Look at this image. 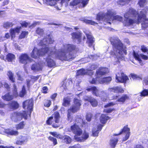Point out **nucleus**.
Masks as SVG:
<instances>
[{
	"instance_id": "1",
	"label": "nucleus",
	"mask_w": 148,
	"mask_h": 148,
	"mask_svg": "<svg viewBox=\"0 0 148 148\" xmlns=\"http://www.w3.org/2000/svg\"><path fill=\"white\" fill-rule=\"evenodd\" d=\"M124 20L122 23L125 26H129L134 23L139 24L142 18L146 20V14L143 11H141L140 14L135 10L130 8L124 15Z\"/></svg>"
},
{
	"instance_id": "2",
	"label": "nucleus",
	"mask_w": 148,
	"mask_h": 148,
	"mask_svg": "<svg viewBox=\"0 0 148 148\" xmlns=\"http://www.w3.org/2000/svg\"><path fill=\"white\" fill-rule=\"evenodd\" d=\"M63 48L60 49L57 55L59 59L62 61H71L75 57L70 53L74 51L76 49L75 45L71 44H66L63 46Z\"/></svg>"
},
{
	"instance_id": "3",
	"label": "nucleus",
	"mask_w": 148,
	"mask_h": 148,
	"mask_svg": "<svg viewBox=\"0 0 148 148\" xmlns=\"http://www.w3.org/2000/svg\"><path fill=\"white\" fill-rule=\"evenodd\" d=\"M52 115L53 116H51L48 118L46 121V123L47 125H51L54 117L55 123H53V124L52 126L54 128H57L59 127L60 125L59 123L60 122V118L59 113L57 111H56Z\"/></svg>"
},
{
	"instance_id": "4",
	"label": "nucleus",
	"mask_w": 148,
	"mask_h": 148,
	"mask_svg": "<svg viewBox=\"0 0 148 148\" xmlns=\"http://www.w3.org/2000/svg\"><path fill=\"white\" fill-rule=\"evenodd\" d=\"M110 42L113 48H115L117 49L120 48L123 51L125 55L127 54L126 51L123 49V44L120 39H112L110 40Z\"/></svg>"
},
{
	"instance_id": "5",
	"label": "nucleus",
	"mask_w": 148,
	"mask_h": 148,
	"mask_svg": "<svg viewBox=\"0 0 148 148\" xmlns=\"http://www.w3.org/2000/svg\"><path fill=\"white\" fill-rule=\"evenodd\" d=\"M12 118L16 121H20L24 118L26 119L27 118V114L25 111H23L22 112H14L11 116Z\"/></svg>"
},
{
	"instance_id": "6",
	"label": "nucleus",
	"mask_w": 148,
	"mask_h": 148,
	"mask_svg": "<svg viewBox=\"0 0 148 148\" xmlns=\"http://www.w3.org/2000/svg\"><path fill=\"white\" fill-rule=\"evenodd\" d=\"M18 60L20 63L24 65L27 64L28 62H31L33 61V60L26 53L21 54L19 57Z\"/></svg>"
},
{
	"instance_id": "7",
	"label": "nucleus",
	"mask_w": 148,
	"mask_h": 148,
	"mask_svg": "<svg viewBox=\"0 0 148 148\" xmlns=\"http://www.w3.org/2000/svg\"><path fill=\"white\" fill-rule=\"evenodd\" d=\"M33 101L31 99L27 100L24 101L23 103V107L25 109H26L27 113H31L33 110Z\"/></svg>"
},
{
	"instance_id": "8",
	"label": "nucleus",
	"mask_w": 148,
	"mask_h": 148,
	"mask_svg": "<svg viewBox=\"0 0 148 148\" xmlns=\"http://www.w3.org/2000/svg\"><path fill=\"white\" fill-rule=\"evenodd\" d=\"M78 108H77L74 105H72L70 108L67 110V119L68 121H71L73 119L72 116V113H74L77 112L79 110Z\"/></svg>"
},
{
	"instance_id": "9",
	"label": "nucleus",
	"mask_w": 148,
	"mask_h": 148,
	"mask_svg": "<svg viewBox=\"0 0 148 148\" xmlns=\"http://www.w3.org/2000/svg\"><path fill=\"white\" fill-rule=\"evenodd\" d=\"M70 128L73 133L76 136H80L82 134V130L76 123L72 125Z\"/></svg>"
},
{
	"instance_id": "10",
	"label": "nucleus",
	"mask_w": 148,
	"mask_h": 148,
	"mask_svg": "<svg viewBox=\"0 0 148 148\" xmlns=\"http://www.w3.org/2000/svg\"><path fill=\"white\" fill-rule=\"evenodd\" d=\"M130 129L128 127V125H126L124 126L120 131L121 134L123 133L126 134L125 137L123 138V141H124L127 140L129 138L130 132Z\"/></svg>"
},
{
	"instance_id": "11",
	"label": "nucleus",
	"mask_w": 148,
	"mask_h": 148,
	"mask_svg": "<svg viewBox=\"0 0 148 148\" xmlns=\"http://www.w3.org/2000/svg\"><path fill=\"white\" fill-rule=\"evenodd\" d=\"M71 38L73 40H77L78 44H80L81 42L82 33L81 32H73L71 34Z\"/></svg>"
},
{
	"instance_id": "12",
	"label": "nucleus",
	"mask_w": 148,
	"mask_h": 148,
	"mask_svg": "<svg viewBox=\"0 0 148 148\" xmlns=\"http://www.w3.org/2000/svg\"><path fill=\"white\" fill-rule=\"evenodd\" d=\"M86 101L90 102L91 106L93 107L97 106L98 103L97 100L91 96H88L85 99Z\"/></svg>"
},
{
	"instance_id": "13",
	"label": "nucleus",
	"mask_w": 148,
	"mask_h": 148,
	"mask_svg": "<svg viewBox=\"0 0 148 148\" xmlns=\"http://www.w3.org/2000/svg\"><path fill=\"white\" fill-rule=\"evenodd\" d=\"M108 90L110 92H113L114 93H124V89L121 86H117L112 88H109Z\"/></svg>"
},
{
	"instance_id": "14",
	"label": "nucleus",
	"mask_w": 148,
	"mask_h": 148,
	"mask_svg": "<svg viewBox=\"0 0 148 148\" xmlns=\"http://www.w3.org/2000/svg\"><path fill=\"white\" fill-rule=\"evenodd\" d=\"M16 57L15 55L13 53H8L6 55V62L12 63L14 62Z\"/></svg>"
},
{
	"instance_id": "15",
	"label": "nucleus",
	"mask_w": 148,
	"mask_h": 148,
	"mask_svg": "<svg viewBox=\"0 0 148 148\" xmlns=\"http://www.w3.org/2000/svg\"><path fill=\"white\" fill-rule=\"evenodd\" d=\"M109 72L108 68L104 67L100 68L96 71V73L98 75H104Z\"/></svg>"
},
{
	"instance_id": "16",
	"label": "nucleus",
	"mask_w": 148,
	"mask_h": 148,
	"mask_svg": "<svg viewBox=\"0 0 148 148\" xmlns=\"http://www.w3.org/2000/svg\"><path fill=\"white\" fill-rule=\"evenodd\" d=\"M116 79L119 82L121 83H125L127 80L129 79L128 77L125 75H124L123 73H121V76H118L117 75L116 76Z\"/></svg>"
},
{
	"instance_id": "17",
	"label": "nucleus",
	"mask_w": 148,
	"mask_h": 148,
	"mask_svg": "<svg viewBox=\"0 0 148 148\" xmlns=\"http://www.w3.org/2000/svg\"><path fill=\"white\" fill-rule=\"evenodd\" d=\"M49 50V48L48 47L42 48L39 49H38V55L39 56H44L47 53Z\"/></svg>"
},
{
	"instance_id": "18",
	"label": "nucleus",
	"mask_w": 148,
	"mask_h": 148,
	"mask_svg": "<svg viewBox=\"0 0 148 148\" xmlns=\"http://www.w3.org/2000/svg\"><path fill=\"white\" fill-rule=\"evenodd\" d=\"M100 97L101 101L103 102L107 101L109 99L108 95L106 92L102 91L101 92Z\"/></svg>"
},
{
	"instance_id": "19",
	"label": "nucleus",
	"mask_w": 148,
	"mask_h": 148,
	"mask_svg": "<svg viewBox=\"0 0 148 148\" xmlns=\"http://www.w3.org/2000/svg\"><path fill=\"white\" fill-rule=\"evenodd\" d=\"M86 35L87 38L86 43L88 44V45L89 46H91L94 42V37L88 34H86Z\"/></svg>"
},
{
	"instance_id": "20",
	"label": "nucleus",
	"mask_w": 148,
	"mask_h": 148,
	"mask_svg": "<svg viewBox=\"0 0 148 148\" xmlns=\"http://www.w3.org/2000/svg\"><path fill=\"white\" fill-rule=\"evenodd\" d=\"M109 119V117L106 115L102 114L99 118L100 122L102 124H105Z\"/></svg>"
},
{
	"instance_id": "21",
	"label": "nucleus",
	"mask_w": 148,
	"mask_h": 148,
	"mask_svg": "<svg viewBox=\"0 0 148 148\" xmlns=\"http://www.w3.org/2000/svg\"><path fill=\"white\" fill-rule=\"evenodd\" d=\"M46 61L47 63V65L48 67H52L56 65V63L54 61L49 58V56H47L46 58Z\"/></svg>"
},
{
	"instance_id": "22",
	"label": "nucleus",
	"mask_w": 148,
	"mask_h": 148,
	"mask_svg": "<svg viewBox=\"0 0 148 148\" xmlns=\"http://www.w3.org/2000/svg\"><path fill=\"white\" fill-rule=\"evenodd\" d=\"M2 98L4 100L7 101H9L13 99L14 96L10 95V92H8L4 96H2Z\"/></svg>"
},
{
	"instance_id": "23",
	"label": "nucleus",
	"mask_w": 148,
	"mask_h": 148,
	"mask_svg": "<svg viewBox=\"0 0 148 148\" xmlns=\"http://www.w3.org/2000/svg\"><path fill=\"white\" fill-rule=\"evenodd\" d=\"M83 137H80L76 138V139L79 141L82 142L87 139L89 137L88 133L84 132L83 134Z\"/></svg>"
},
{
	"instance_id": "24",
	"label": "nucleus",
	"mask_w": 148,
	"mask_h": 148,
	"mask_svg": "<svg viewBox=\"0 0 148 148\" xmlns=\"http://www.w3.org/2000/svg\"><path fill=\"white\" fill-rule=\"evenodd\" d=\"M110 145L112 147L114 148L118 141V139L116 137H113L110 140Z\"/></svg>"
},
{
	"instance_id": "25",
	"label": "nucleus",
	"mask_w": 148,
	"mask_h": 148,
	"mask_svg": "<svg viewBox=\"0 0 148 148\" xmlns=\"http://www.w3.org/2000/svg\"><path fill=\"white\" fill-rule=\"evenodd\" d=\"M129 97L127 94H124L118 99L116 101L123 103L126 100L129 99Z\"/></svg>"
},
{
	"instance_id": "26",
	"label": "nucleus",
	"mask_w": 148,
	"mask_h": 148,
	"mask_svg": "<svg viewBox=\"0 0 148 148\" xmlns=\"http://www.w3.org/2000/svg\"><path fill=\"white\" fill-rule=\"evenodd\" d=\"M112 80V77L110 76H108L104 77L102 78L100 81L101 84H108Z\"/></svg>"
},
{
	"instance_id": "27",
	"label": "nucleus",
	"mask_w": 148,
	"mask_h": 148,
	"mask_svg": "<svg viewBox=\"0 0 148 148\" xmlns=\"http://www.w3.org/2000/svg\"><path fill=\"white\" fill-rule=\"evenodd\" d=\"M5 132L7 134L12 136H17L18 134V132L17 131L10 129L6 130Z\"/></svg>"
},
{
	"instance_id": "28",
	"label": "nucleus",
	"mask_w": 148,
	"mask_h": 148,
	"mask_svg": "<svg viewBox=\"0 0 148 148\" xmlns=\"http://www.w3.org/2000/svg\"><path fill=\"white\" fill-rule=\"evenodd\" d=\"M82 101L79 100L77 98H75L73 99V105L78 108L79 109H80V106L81 105Z\"/></svg>"
},
{
	"instance_id": "29",
	"label": "nucleus",
	"mask_w": 148,
	"mask_h": 148,
	"mask_svg": "<svg viewBox=\"0 0 148 148\" xmlns=\"http://www.w3.org/2000/svg\"><path fill=\"white\" fill-rule=\"evenodd\" d=\"M7 75L8 77L9 80L12 83L15 82V78L14 77V73L10 71L8 72Z\"/></svg>"
},
{
	"instance_id": "30",
	"label": "nucleus",
	"mask_w": 148,
	"mask_h": 148,
	"mask_svg": "<svg viewBox=\"0 0 148 148\" xmlns=\"http://www.w3.org/2000/svg\"><path fill=\"white\" fill-rule=\"evenodd\" d=\"M10 108L13 109H17L19 107V104L16 101H12L9 103Z\"/></svg>"
},
{
	"instance_id": "31",
	"label": "nucleus",
	"mask_w": 148,
	"mask_h": 148,
	"mask_svg": "<svg viewBox=\"0 0 148 148\" xmlns=\"http://www.w3.org/2000/svg\"><path fill=\"white\" fill-rule=\"evenodd\" d=\"M25 125V123L23 121L20 122L15 125V128L17 130H22L24 129Z\"/></svg>"
},
{
	"instance_id": "32",
	"label": "nucleus",
	"mask_w": 148,
	"mask_h": 148,
	"mask_svg": "<svg viewBox=\"0 0 148 148\" xmlns=\"http://www.w3.org/2000/svg\"><path fill=\"white\" fill-rule=\"evenodd\" d=\"M21 27H27V26L29 27L30 28H32L35 26L34 24H33L31 25H30V23L28 22H27L25 21H23L21 23Z\"/></svg>"
},
{
	"instance_id": "33",
	"label": "nucleus",
	"mask_w": 148,
	"mask_h": 148,
	"mask_svg": "<svg viewBox=\"0 0 148 148\" xmlns=\"http://www.w3.org/2000/svg\"><path fill=\"white\" fill-rule=\"evenodd\" d=\"M71 100L69 98L66 97L64 98L62 105L64 107H67L70 104Z\"/></svg>"
},
{
	"instance_id": "34",
	"label": "nucleus",
	"mask_w": 148,
	"mask_h": 148,
	"mask_svg": "<svg viewBox=\"0 0 148 148\" xmlns=\"http://www.w3.org/2000/svg\"><path fill=\"white\" fill-rule=\"evenodd\" d=\"M27 92L26 90L25 87V86L22 87V90L20 91L18 94V96L21 97H23L26 94Z\"/></svg>"
},
{
	"instance_id": "35",
	"label": "nucleus",
	"mask_w": 148,
	"mask_h": 148,
	"mask_svg": "<svg viewBox=\"0 0 148 148\" xmlns=\"http://www.w3.org/2000/svg\"><path fill=\"white\" fill-rule=\"evenodd\" d=\"M31 57L34 59L37 58V48L34 47L31 53Z\"/></svg>"
},
{
	"instance_id": "36",
	"label": "nucleus",
	"mask_w": 148,
	"mask_h": 148,
	"mask_svg": "<svg viewBox=\"0 0 148 148\" xmlns=\"http://www.w3.org/2000/svg\"><path fill=\"white\" fill-rule=\"evenodd\" d=\"M14 89L13 90V95H12L14 96V97L16 98L18 96V94L17 92V90L16 86L15 84H13Z\"/></svg>"
},
{
	"instance_id": "37",
	"label": "nucleus",
	"mask_w": 148,
	"mask_h": 148,
	"mask_svg": "<svg viewBox=\"0 0 148 148\" xmlns=\"http://www.w3.org/2000/svg\"><path fill=\"white\" fill-rule=\"evenodd\" d=\"M64 142L66 144H69L71 141V139L70 136L67 135H64L63 140Z\"/></svg>"
},
{
	"instance_id": "38",
	"label": "nucleus",
	"mask_w": 148,
	"mask_h": 148,
	"mask_svg": "<svg viewBox=\"0 0 148 148\" xmlns=\"http://www.w3.org/2000/svg\"><path fill=\"white\" fill-rule=\"evenodd\" d=\"M140 96L141 97H145L148 96V90L144 89L140 92Z\"/></svg>"
},
{
	"instance_id": "39",
	"label": "nucleus",
	"mask_w": 148,
	"mask_h": 148,
	"mask_svg": "<svg viewBox=\"0 0 148 148\" xmlns=\"http://www.w3.org/2000/svg\"><path fill=\"white\" fill-rule=\"evenodd\" d=\"M85 70L83 69H80L77 71L76 73V76H79L81 75H84L85 74Z\"/></svg>"
},
{
	"instance_id": "40",
	"label": "nucleus",
	"mask_w": 148,
	"mask_h": 148,
	"mask_svg": "<svg viewBox=\"0 0 148 148\" xmlns=\"http://www.w3.org/2000/svg\"><path fill=\"white\" fill-rule=\"evenodd\" d=\"M133 55L135 60L139 61V63H141L142 62L139 55L137 53L135 52L134 51H133Z\"/></svg>"
},
{
	"instance_id": "41",
	"label": "nucleus",
	"mask_w": 148,
	"mask_h": 148,
	"mask_svg": "<svg viewBox=\"0 0 148 148\" xmlns=\"http://www.w3.org/2000/svg\"><path fill=\"white\" fill-rule=\"evenodd\" d=\"M13 24L12 22H6L4 23L3 24V27L5 28L8 29L10 27H12Z\"/></svg>"
},
{
	"instance_id": "42",
	"label": "nucleus",
	"mask_w": 148,
	"mask_h": 148,
	"mask_svg": "<svg viewBox=\"0 0 148 148\" xmlns=\"http://www.w3.org/2000/svg\"><path fill=\"white\" fill-rule=\"evenodd\" d=\"M45 62L43 61H39L38 62V71L42 70Z\"/></svg>"
},
{
	"instance_id": "43",
	"label": "nucleus",
	"mask_w": 148,
	"mask_h": 148,
	"mask_svg": "<svg viewBox=\"0 0 148 148\" xmlns=\"http://www.w3.org/2000/svg\"><path fill=\"white\" fill-rule=\"evenodd\" d=\"M92 94L98 97L99 96L98 93V90L95 86H92Z\"/></svg>"
},
{
	"instance_id": "44",
	"label": "nucleus",
	"mask_w": 148,
	"mask_h": 148,
	"mask_svg": "<svg viewBox=\"0 0 148 148\" xmlns=\"http://www.w3.org/2000/svg\"><path fill=\"white\" fill-rule=\"evenodd\" d=\"M84 21L86 24L91 25H94L95 24H97V23H96L94 21L90 20L84 19Z\"/></svg>"
},
{
	"instance_id": "45",
	"label": "nucleus",
	"mask_w": 148,
	"mask_h": 148,
	"mask_svg": "<svg viewBox=\"0 0 148 148\" xmlns=\"http://www.w3.org/2000/svg\"><path fill=\"white\" fill-rule=\"evenodd\" d=\"M45 101L44 103V105L45 106L49 107L51 104V102L50 100L45 99Z\"/></svg>"
},
{
	"instance_id": "46",
	"label": "nucleus",
	"mask_w": 148,
	"mask_h": 148,
	"mask_svg": "<svg viewBox=\"0 0 148 148\" xmlns=\"http://www.w3.org/2000/svg\"><path fill=\"white\" fill-rule=\"evenodd\" d=\"M82 0H73L70 3V5L73 6L77 5L80 3Z\"/></svg>"
},
{
	"instance_id": "47",
	"label": "nucleus",
	"mask_w": 148,
	"mask_h": 148,
	"mask_svg": "<svg viewBox=\"0 0 148 148\" xmlns=\"http://www.w3.org/2000/svg\"><path fill=\"white\" fill-rule=\"evenodd\" d=\"M10 35L11 37V39H13L15 37V32L14 29H11L10 30Z\"/></svg>"
},
{
	"instance_id": "48",
	"label": "nucleus",
	"mask_w": 148,
	"mask_h": 148,
	"mask_svg": "<svg viewBox=\"0 0 148 148\" xmlns=\"http://www.w3.org/2000/svg\"><path fill=\"white\" fill-rule=\"evenodd\" d=\"M48 139L50 141L53 142V145H55L58 143L57 139L56 138L50 136L48 137Z\"/></svg>"
},
{
	"instance_id": "49",
	"label": "nucleus",
	"mask_w": 148,
	"mask_h": 148,
	"mask_svg": "<svg viewBox=\"0 0 148 148\" xmlns=\"http://www.w3.org/2000/svg\"><path fill=\"white\" fill-rule=\"evenodd\" d=\"M28 33L27 31H22L19 36V38L21 39L25 38L26 36L27 35Z\"/></svg>"
},
{
	"instance_id": "50",
	"label": "nucleus",
	"mask_w": 148,
	"mask_h": 148,
	"mask_svg": "<svg viewBox=\"0 0 148 148\" xmlns=\"http://www.w3.org/2000/svg\"><path fill=\"white\" fill-rule=\"evenodd\" d=\"M114 108H109L108 109H104L103 110V112L106 114H109L111 113L113 111L115 110Z\"/></svg>"
},
{
	"instance_id": "51",
	"label": "nucleus",
	"mask_w": 148,
	"mask_h": 148,
	"mask_svg": "<svg viewBox=\"0 0 148 148\" xmlns=\"http://www.w3.org/2000/svg\"><path fill=\"white\" fill-rule=\"evenodd\" d=\"M104 17V15L102 14H97L96 16V19L98 21L102 20Z\"/></svg>"
},
{
	"instance_id": "52",
	"label": "nucleus",
	"mask_w": 148,
	"mask_h": 148,
	"mask_svg": "<svg viewBox=\"0 0 148 148\" xmlns=\"http://www.w3.org/2000/svg\"><path fill=\"white\" fill-rule=\"evenodd\" d=\"M113 20L121 21L123 20V18L119 15H116L113 16Z\"/></svg>"
},
{
	"instance_id": "53",
	"label": "nucleus",
	"mask_w": 148,
	"mask_h": 148,
	"mask_svg": "<svg viewBox=\"0 0 148 148\" xmlns=\"http://www.w3.org/2000/svg\"><path fill=\"white\" fill-rule=\"evenodd\" d=\"M60 51V50L58 51V53H56V51H50L49 54L48 55V56L50 57V56L53 55L54 54L55 55L56 57L58 58V59L59 58L57 57V55L58 54L59 52Z\"/></svg>"
},
{
	"instance_id": "54",
	"label": "nucleus",
	"mask_w": 148,
	"mask_h": 148,
	"mask_svg": "<svg viewBox=\"0 0 148 148\" xmlns=\"http://www.w3.org/2000/svg\"><path fill=\"white\" fill-rule=\"evenodd\" d=\"M107 16H109L110 18L114 16V13L110 10H108L107 11L106 14Z\"/></svg>"
},
{
	"instance_id": "55",
	"label": "nucleus",
	"mask_w": 148,
	"mask_h": 148,
	"mask_svg": "<svg viewBox=\"0 0 148 148\" xmlns=\"http://www.w3.org/2000/svg\"><path fill=\"white\" fill-rule=\"evenodd\" d=\"M92 136L94 137H97L98 136L99 132L98 130H93L92 131Z\"/></svg>"
},
{
	"instance_id": "56",
	"label": "nucleus",
	"mask_w": 148,
	"mask_h": 148,
	"mask_svg": "<svg viewBox=\"0 0 148 148\" xmlns=\"http://www.w3.org/2000/svg\"><path fill=\"white\" fill-rule=\"evenodd\" d=\"M115 104V103H113V102H110L105 105L104 106V107L105 108H107L110 106H114Z\"/></svg>"
},
{
	"instance_id": "57",
	"label": "nucleus",
	"mask_w": 148,
	"mask_h": 148,
	"mask_svg": "<svg viewBox=\"0 0 148 148\" xmlns=\"http://www.w3.org/2000/svg\"><path fill=\"white\" fill-rule=\"evenodd\" d=\"M141 50L144 53H145L148 51V49L147 47L144 45H142L141 46Z\"/></svg>"
},
{
	"instance_id": "58",
	"label": "nucleus",
	"mask_w": 148,
	"mask_h": 148,
	"mask_svg": "<svg viewBox=\"0 0 148 148\" xmlns=\"http://www.w3.org/2000/svg\"><path fill=\"white\" fill-rule=\"evenodd\" d=\"M92 117V115L91 113L87 114L86 116V119L88 121H90L91 120V118Z\"/></svg>"
},
{
	"instance_id": "59",
	"label": "nucleus",
	"mask_w": 148,
	"mask_h": 148,
	"mask_svg": "<svg viewBox=\"0 0 148 148\" xmlns=\"http://www.w3.org/2000/svg\"><path fill=\"white\" fill-rule=\"evenodd\" d=\"M19 139L21 141H22V143H23L27 141V139L26 137L24 136H21Z\"/></svg>"
},
{
	"instance_id": "60",
	"label": "nucleus",
	"mask_w": 148,
	"mask_h": 148,
	"mask_svg": "<svg viewBox=\"0 0 148 148\" xmlns=\"http://www.w3.org/2000/svg\"><path fill=\"white\" fill-rule=\"evenodd\" d=\"M146 0H139L138 4H139L140 6L141 7H143L144 4L146 2Z\"/></svg>"
},
{
	"instance_id": "61",
	"label": "nucleus",
	"mask_w": 148,
	"mask_h": 148,
	"mask_svg": "<svg viewBox=\"0 0 148 148\" xmlns=\"http://www.w3.org/2000/svg\"><path fill=\"white\" fill-rule=\"evenodd\" d=\"M48 89L46 86H44L42 88V92L44 94H47L48 92Z\"/></svg>"
},
{
	"instance_id": "62",
	"label": "nucleus",
	"mask_w": 148,
	"mask_h": 148,
	"mask_svg": "<svg viewBox=\"0 0 148 148\" xmlns=\"http://www.w3.org/2000/svg\"><path fill=\"white\" fill-rule=\"evenodd\" d=\"M83 119L80 117H77L75 119V121L77 124H81L82 122Z\"/></svg>"
},
{
	"instance_id": "63",
	"label": "nucleus",
	"mask_w": 148,
	"mask_h": 148,
	"mask_svg": "<svg viewBox=\"0 0 148 148\" xmlns=\"http://www.w3.org/2000/svg\"><path fill=\"white\" fill-rule=\"evenodd\" d=\"M89 0H83L82 1V7H84L88 3Z\"/></svg>"
},
{
	"instance_id": "64",
	"label": "nucleus",
	"mask_w": 148,
	"mask_h": 148,
	"mask_svg": "<svg viewBox=\"0 0 148 148\" xmlns=\"http://www.w3.org/2000/svg\"><path fill=\"white\" fill-rule=\"evenodd\" d=\"M80 146L78 144H76L73 146H70L69 148H80Z\"/></svg>"
}]
</instances>
